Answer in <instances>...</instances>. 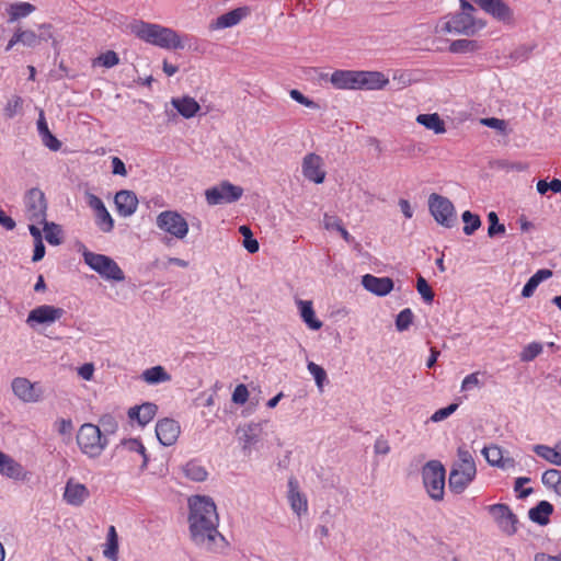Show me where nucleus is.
I'll return each instance as SVG.
<instances>
[{
    "label": "nucleus",
    "mask_w": 561,
    "mask_h": 561,
    "mask_svg": "<svg viewBox=\"0 0 561 561\" xmlns=\"http://www.w3.org/2000/svg\"><path fill=\"white\" fill-rule=\"evenodd\" d=\"M190 534L194 543L209 551H217L226 543L218 531L219 515L214 500L206 495L188 499Z\"/></svg>",
    "instance_id": "f257e3e1"
},
{
    "label": "nucleus",
    "mask_w": 561,
    "mask_h": 561,
    "mask_svg": "<svg viewBox=\"0 0 561 561\" xmlns=\"http://www.w3.org/2000/svg\"><path fill=\"white\" fill-rule=\"evenodd\" d=\"M130 31L139 39L164 49H182L184 43L174 30L144 21H136L130 24Z\"/></svg>",
    "instance_id": "f03ea898"
},
{
    "label": "nucleus",
    "mask_w": 561,
    "mask_h": 561,
    "mask_svg": "<svg viewBox=\"0 0 561 561\" xmlns=\"http://www.w3.org/2000/svg\"><path fill=\"white\" fill-rule=\"evenodd\" d=\"M476 9L472 4L462 0L461 12L440 19L436 24L435 32L440 35H473L476 32L483 28L485 25L482 21L476 20L472 16V13Z\"/></svg>",
    "instance_id": "7ed1b4c3"
},
{
    "label": "nucleus",
    "mask_w": 561,
    "mask_h": 561,
    "mask_svg": "<svg viewBox=\"0 0 561 561\" xmlns=\"http://www.w3.org/2000/svg\"><path fill=\"white\" fill-rule=\"evenodd\" d=\"M457 461L453 465L449 473V489L456 493H462L476 479L477 466L471 453L466 447L457 450Z\"/></svg>",
    "instance_id": "20e7f679"
},
{
    "label": "nucleus",
    "mask_w": 561,
    "mask_h": 561,
    "mask_svg": "<svg viewBox=\"0 0 561 561\" xmlns=\"http://www.w3.org/2000/svg\"><path fill=\"white\" fill-rule=\"evenodd\" d=\"M445 468L437 460L426 462L422 469L423 484L427 494L435 501H440L445 492Z\"/></svg>",
    "instance_id": "39448f33"
},
{
    "label": "nucleus",
    "mask_w": 561,
    "mask_h": 561,
    "mask_svg": "<svg viewBox=\"0 0 561 561\" xmlns=\"http://www.w3.org/2000/svg\"><path fill=\"white\" fill-rule=\"evenodd\" d=\"M265 423L266 421H252L237 427L236 435L244 455L249 456L254 449H257L259 443H261L265 436Z\"/></svg>",
    "instance_id": "423d86ee"
},
{
    "label": "nucleus",
    "mask_w": 561,
    "mask_h": 561,
    "mask_svg": "<svg viewBox=\"0 0 561 561\" xmlns=\"http://www.w3.org/2000/svg\"><path fill=\"white\" fill-rule=\"evenodd\" d=\"M77 443L81 451L90 457L101 455L104 447L100 428L91 423L83 424L80 427L77 434Z\"/></svg>",
    "instance_id": "0eeeda50"
},
{
    "label": "nucleus",
    "mask_w": 561,
    "mask_h": 561,
    "mask_svg": "<svg viewBox=\"0 0 561 561\" xmlns=\"http://www.w3.org/2000/svg\"><path fill=\"white\" fill-rule=\"evenodd\" d=\"M156 224L160 230L180 240L188 233L186 219L175 210L161 211L157 216Z\"/></svg>",
    "instance_id": "6e6552de"
},
{
    "label": "nucleus",
    "mask_w": 561,
    "mask_h": 561,
    "mask_svg": "<svg viewBox=\"0 0 561 561\" xmlns=\"http://www.w3.org/2000/svg\"><path fill=\"white\" fill-rule=\"evenodd\" d=\"M242 195L243 188L228 181H222L218 185L205 191L206 202L210 206L234 203L240 199Z\"/></svg>",
    "instance_id": "1a4fd4ad"
},
{
    "label": "nucleus",
    "mask_w": 561,
    "mask_h": 561,
    "mask_svg": "<svg viewBox=\"0 0 561 561\" xmlns=\"http://www.w3.org/2000/svg\"><path fill=\"white\" fill-rule=\"evenodd\" d=\"M24 207L25 216L31 222H45L47 204L45 195L39 188H31L25 193Z\"/></svg>",
    "instance_id": "9d476101"
},
{
    "label": "nucleus",
    "mask_w": 561,
    "mask_h": 561,
    "mask_svg": "<svg viewBox=\"0 0 561 561\" xmlns=\"http://www.w3.org/2000/svg\"><path fill=\"white\" fill-rule=\"evenodd\" d=\"M430 211L435 220L447 228H450L455 222V207L447 198L438 194H431L428 198Z\"/></svg>",
    "instance_id": "9b49d317"
},
{
    "label": "nucleus",
    "mask_w": 561,
    "mask_h": 561,
    "mask_svg": "<svg viewBox=\"0 0 561 561\" xmlns=\"http://www.w3.org/2000/svg\"><path fill=\"white\" fill-rule=\"evenodd\" d=\"M499 528L506 535L512 536L517 531V516L506 504H493L488 507Z\"/></svg>",
    "instance_id": "f8f14e48"
},
{
    "label": "nucleus",
    "mask_w": 561,
    "mask_h": 561,
    "mask_svg": "<svg viewBox=\"0 0 561 561\" xmlns=\"http://www.w3.org/2000/svg\"><path fill=\"white\" fill-rule=\"evenodd\" d=\"M304 176L316 184H321L325 180L327 172L323 168V159L317 153H308L304 157L301 163Z\"/></svg>",
    "instance_id": "ddd939ff"
},
{
    "label": "nucleus",
    "mask_w": 561,
    "mask_h": 561,
    "mask_svg": "<svg viewBox=\"0 0 561 561\" xmlns=\"http://www.w3.org/2000/svg\"><path fill=\"white\" fill-rule=\"evenodd\" d=\"M65 311L61 308L42 305L30 311L26 323L33 327L34 324H50L58 321Z\"/></svg>",
    "instance_id": "4468645a"
},
{
    "label": "nucleus",
    "mask_w": 561,
    "mask_h": 561,
    "mask_svg": "<svg viewBox=\"0 0 561 561\" xmlns=\"http://www.w3.org/2000/svg\"><path fill=\"white\" fill-rule=\"evenodd\" d=\"M287 500L289 506L297 517H301L308 513V500L301 492L299 482L296 478H290L287 483Z\"/></svg>",
    "instance_id": "2eb2a0df"
},
{
    "label": "nucleus",
    "mask_w": 561,
    "mask_h": 561,
    "mask_svg": "<svg viewBox=\"0 0 561 561\" xmlns=\"http://www.w3.org/2000/svg\"><path fill=\"white\" fill-rule=\"evenodd\" d=\"M181 433L180 424L173 419L160 420L156 425V435L163 446H172Z\"/></svg>",
    "instance_id": "dca6fc26"
},
{
    "label": "nucleus",
    "mask_w": 561,
    "mask_h": 561,
    "mask_svg": "<svg viewBox=\"0 0 561 561\" xmlns=\"http://www.w3.org/2000/svg\"><path fill=\"white\" fill-rule=\"evenodd\" d=\"M476 2L489 14L499 21L511 24L514 21L513 11L502 0H476Z\"/></svg>",
    "instance_id": "f3484780"
},
{
    "label": "nucleus",
    "mask_w": 561,
    "mask_h": 561,
    "mask_svg": "<svg viewBox=\"0 0 561 561\" xmlns=\"http://www.w3.org/2000/svg\"><path fill=\"white\" fill-rule=\"evenodd\" d=\"M250 13L248 7H240L233 9L225 14L219 15L216 20L211 21L209 24V28L211 31L222 30L232 27L239 24L244 18H247Z\"/></svg>",
    "instance_id": "a211bd4d"
},
{
    "label": "nucleus",
    "mask_w": 561,
    "mask_h": 561,
    "mask_svg": "<svg viewBox=\"0 0 561 561\" xmlns=\"http://www.w3.org/2000/svg\"><path fill=\"white\" fill-rule=\"evenodd\" d=\"M358 70H335L331 73L330 82L339 90H359Z\"/></svg>",
    "instance_id": "6ab92c4d"
},
{
    "label": "nucleus",
    "mask_w": 561,
    "mask_h": 561,
    "mask_svg": "<svg viewBox=\"0 0 561 561\" xmlns=\"http://www.w3.org/2000/svg\"><path fill=\"white\" fill-rule=\"evenodd\" d=\"M0 474L13 480L23 481L27 478L24 467L11 456L0 450Z\"/></svg>",
    "instance_id": "aec40b11"
},
{
    "label": "nucleus",
    "mask_w": 561,
    "mask_h": 561,
    "mask_svg": "<svg viewBox=\"0 0 561 561\" xmlns=\"http://www.w3.org/2000/svg\"><path fill=\"white\" fill-rule=\"evenodd\" d=\"M114 205L119 216L128 217L136 211L138 198L134 192L123 190L115 194Z\"/></svg>",
    "instance_id": "412c9836"
},
{
    "label": "nucleus",
    "mask_w": 561,
    "mask_h": 561,
    "mask_svg": "<svg viewBox=\"0 0 561 561\" xmlns=\"http://www.w3.org/2000/svg\"><path fill=\"white\" fill-rule=\"evenodd\" d=\"M359 90H382L388 83V77L381 71L358 70Z\"/></svg>",
    "instance_id": "4be33fe9"
},
{
    "label": "nucleus",
    "mask_w": 561,
    "mask_h": 561,
    "mask_svg": "<svg viewBox=\"0 0 561 561\" xmlns=\"http://www.w3.org/2000/svg\"><path fill=\"white\" fill-rule=\"evenodd\" d=\"M362 285L368 291L377 296H386L393 288V282L389 277H377L371 274H366L362 277Z\"/></svg>",
    "instance_id": "5701e85b"
},
{
    "label": "nucleus",
    "mask_w": 561,
    "mask_h": 561,
    "mask_svg": "<svg viewBox=\"0 0 561 561\" xmlns=\"http://www.w3.org/2000/svg\"><path fill=\"white\" fill-rule=\"evenodd\" d=\"M115 453L118 455L130 454L141 457V468L145 469L148 466L149 457L146 447L138 438L123 439L119 445L115 447Z\"/></svg>",
    "instance_id": "b1692460"
},
{
    "label": "nucleus",
    "mask_w": 561,
    "mask_h": 561,
    "mask_svg": "<svg viewBox=\"0 0 561 561\" xmlns=\"http://www.w3.org/2000/svg\"><path fill=\"white\" fill-rule=\"evenodd\" d=\"M157 411L158 407L154 403L145 402L129 408L128 417L131 422L136 421L140 426H145L156 416Z\"/></svg>",
    "instance_id": "393cba45"
},
{
    "label": "nucleus",
    "mask_w": 561,
    "mask_h": 561,
    "mask_svg": "<svg viewBox=\"0 0 561 561\" xmlns=\"http://www.w3.org/2000/svg\"><path fill=\"white\" fill-rule=\"evenodd\" d=\"M89 497V490L84 484L69 480L66 483L64 500L73 506L81 505Z\"/></svg>",
    "instance_id": "a878e982"
},
{
    "label": "nucleus",
    "mask_w": 561,
    "mask_h": 561,
    "mask_svg": "<svg viewBox=\"0 0 561 561\" xmlns=\"http://www.w3.org/2000/svg\"><path fill=\"white\" fill-rule=\"evenodd\" d=\"M296 305L302 321L310 330L317 331L322 328L323 323L317 318L311 300L298 299Z\"/></svg>",
    "instance_id": "bb28decb"
},
{
    "label": "nucleus",
    "mask_w": 561,
    "mask_h": 561,
    "mask_svg": "<svg viewBox=\"0 0 561 561\" xmlns=\"http://www.w3.org/2000/svg\"><path fill=\"white\" fill-rule=\"evenodd\" d=\"M533 451L549 463L557 467L561 466V440L553 447L543 444L534 445Z\"/></svg>",
    "instance_id": "cd10ccee"
},
{
    "label": "nucleus",
    "mask_w": 561,
    "mask_h": 561,
    "mask_svg": "<svg viewBox=\"0 0 561 561\" xmlns=\"http://www.w3.org/2000/svg\"><path fill=\"white\" fill-rule=\"evenodd\" d=\"M171 104L185 118L194 117L201 108L197 101L191 96L173 98Z\"/></svg>",
    "instance_id": "c85d7f7f"
},
{
    "label": "nucleus",
    "mask_w": 561,
    "mask_h": 561,
    "mask_svg": "<svg viewBox=\"0 0 561 561\" xmlns=\"http://www.w3.org/2000/svg\"><path fill=\"white\" fill-rule=\"evenodd\" d=\"M37 130L43 144L53 151L59 150L60 141L50 133L43 111L39 113L37 121Z\"/></svg>",
    "instance_id": "c756f323"
},
{
    "label": "nucleus",
    "mask_w": 561,
    "mask_h": 561,
    "mask_svg": "<svg viewBox=\"0 0 561 561\" xmlns=\"http://www.w3.org/2000/svg\"><path fill=\"white\" fill-rule=\"evenodd\" d=\"M552 512L553 506L547 501H541L535 507L529 510L528 516L531 522L543 526L549 523V516Z\"/></svg>",
    "instance_id": "7c9ffc66"
},
{
    "label": "nucleus",
    "mask_w": 561,
    "mask_h": 561,
    "mask_svg": "<svg viewBox=\"0 0 561 561\" xmlns=\"http://www.w3.org/2000/svg\"><path fill=\"white\" fill-rule=\"evenodd\" d=\"M78 250L82 253L85 264L98 272L101 276L105 275V256L89 251L83 244H79Z\"/></svg>",
    "instance_id": "2f4dec72"
},
{
    "label": "nucleus",
    "mask_w": 561,
    "mask_h": 561,
    "mask_svg": "<svg viewBox=\"0 0 561 561\" xmlns=\"http://www.w3.org/2000/svg\"><path fill=\"white\" fill-rule=\"evenodd\" d=\"M552 276V271L548 268L538 270L525 284L522 290V296L525 298H529L534 295L538 285L550 278Z\"/></svg>",
    "instance_id": "473e14b6"
},
{
    "label": "nucleus",
    "mask_w": 561,
    "mask_h": 561,
    "mask_svg": "<svg viewBox=\"0 0 561 561\" xmlns=\"http://www.w3.org/2000/svg\"><path fill=\"white\" fill-rule=\"evenodd\" d=\"M416 122L435 134H444L446 131L445 123L437 113L420 114L416 116Z\"/></svg>",
    "instance_id": "72a5a7b5"
},
{
    "label": "nucleus",
    "mask_w": 561,
    "mask_h": 561,
    "mask_svg": "<svg viewBox=\"0 0 561 561\" xmlns=\"http://www.w3.org/2000/svg\"><path fill=\"white\" fill-rule=\"evenodd\" d=\"M141 377L142 380L147 383H160L171 381V376L162 366H154L146 369L142 373Z\"/></svg>",
    "instance_id": "f704fd0d"
},
{
    "label": "nucleus",
    "mask_w": 561,
    "mask_h": 561,
    "mask_svg": "<svg viewBox=\"0 0 561 561\" xmlns=\"http://www.w3.org/2000/svg\"><path fill=\"white\" fill-rule=\"evenodd\" d=\"M541 481L543 485L561 496V471L558 469H548L542 473Z\"/></svg>",
    "instance_id": "c9c22d12"
},
{
    "label": "nucleus",
    "mask_w": 561,
    "mask_h": 561,
    "mask_svg": "<svg viewBox=\"0 0 561 561\" xmlns=\"http://www.w3.org/2000/svg\"><path fill=\"white\" fill-rule=\"evenodd\" d=\"M23 111V99L20 95L13 94L11 95L4 106H3V116L7 119H11L16 115L21 114Z\"/></svg>",
    "instance_id": "e433bc0d"
},
{
    "label": "nucleus",
    "mask_w": 561,
    "mask_h": 561,
    "mask_svg": "<svg viewBox=\"0 0 561 561\" xmlns=\"http://www.w3.org/2000/svg\"><path fill=\"white\" fill-rule=\"evenodd\" d=\"M183 471L188 479L196 482L205 481L208 476L207 470L204 468V466L196 461L187 462L184 466Z\"/></svg>",
    "instance_id": "4c0bfd02"
},
{
    "label": "nucleus",
    "mask_w": 561,
    "mask_h": 561,
    "mask_svg": "<svg viewBox=\"0 0 561 561\" xmlns=\"http://www.w3.org/2000/svg\"><path fill=\"white\" fill-rule=\"evenodd\" d=\"M34 10H35V7L28 2H16V3H12L9 7L8 13L10 15V21L13 22L21 18L27 16Z\"/></svg>",
    "instance_id": "58836bf2"
},
{
    "label": "nucleus",
    "mask_w": 561,
    "mask_h": 561,
    "mask_svg": "<svg viewBox=\"0 0 561 561\" xmlns=\"http://www.w3.org/2000/svg\"><path fill=\"white\" fill-rule=\"evenodd\" d=\"M118 536L114 526L107 527V560L118 561Z\"/></svg>",
    "instance_id": "ea45409f"
},
{
    "label": "nucleus",
    "mask_w": 561,
    "mask_h": 561,
    "mask_svg": "<svg viewBox=\"0 0 561 561\" xmlns=\"http://www.w3.org/2000/svg\"><path fill=\"white\" fill-rule=\"evenodd\" d=\"M14 394L23 402H36L42 396V388H12Z\"/></svg>",
    "instance_id": "a19ab883"
},
{
    "label": "nucleus",
    "mask_w": 561,
    "mask_h": 561,
    "mask_svg": "<svg viewBox=\"0 0 561 561\" xmlns=\"http://www.w3.org/2000/svg\"><path fill=\"white\" fill-rule=\"evenodd\" d=\"M479 48L478 42L472 39H456L449 45V51L454 54L476 51Z\"/></svg>",
    "instance_id": "79ce46f5"
},
{
    "label": "nucleus",
    "mask_w": 561,
    "mask_h": 561,
    "mask_svg": "<svg viewBox=\"0 0 561 561\" xmlns=\"http://www.w3.org/2000/svg\"><path fill=\"white\" fill-rule=\"evenodd\" d=\"M87 204L94 210L98 211V224L102 226L105 222V208L101 198L92 193H85Z\"/></svg>",
    "instance_id": "37998d69"
},
{
    "label": "nucleus",
    "mask_w": 561,
    "mask_h": 561,
    "mask_svg": "<svg viewBox=\"0 0 561 561\" xmlns=\"http://www.w3.org/2000/svg\"><path fill=\"white\" fill-rule=\"evenodd\" d=\"M462 220L465 222L463 233L467 236H471L481 226L480 217L469 210L463 211Z\"/></svg>",
    "instance_id": "c03bdc74"
},
{
    "label": "nucleus",
    "mask_w": 561,
    "mask_h": 561,
    "mask_svg": "<svg viewBox=\"0 0 561 561\" xmlns=\"http://www.w3.org/2000/svg\"><path fill=\"white\" fill-rule=\"evenodd\" d=\"M543 346L539 342H531L526 345L519 354L522 362H531L542 353Z\"/></svg>",
    "instance_id": "a18cd8bd"
},
{
    "label": "nucleus",
    "mask_w": 561,
    "mask_h": 561,
    "mask_svg": "<svg viewBox=\"0 0 561 561\" xmlns=\"http://www.w3.org/2000/svg\"><path fill=\"white\" fill-rule=\"evenodd\" d=\"M43 224H44L45 239L47 240V242L53 245L60 244L61 243V238H60L61 230H60L59 226H57L53 222L49 224L46 220Z\"/></svg>",
    "instance_id": "49530a36"
},
{
    "label": "nucleus",
    "mask_w": 561,
    "mask_h": 561,
    "mask_svg": "<svg viewBox=\"0 0 561 561\" xmlns=\"http://www.w3.org/2000/svg\"><path fill=\"white\" fill-rule=\"evenodd\" d=\"M460 403H461V399H457L455 402L450 403L449 405L438 409L436 412H434L432 414V416L430 417V421L437 423V422H442V421L448 419L454 412H456V410L458 409Z\"/></svg>",
    "instance_id": "de8ad7c7"
},
{
    "label": "nucleus",
    "mask_w": 561,
    "mask_h": 561,
    "mask_svg": "<svg viewBox=\"0 0 561 561\" xmlns=\"http://www.w3.org/2000/svg\"><path fill=\"white\" fill-rule=\"evenodd\" d=\"M239 232L244 237L243 247L250 252L255 253L259 251V242L257 240L252 238V231L250 227L243 225L239 227Z\"/></svg>",
    "instance_id": "09e8293b"
},
{
    "label": "nucleus",
    "mask_w": 561,
    "mask_h": 561,
    "mask_svg": "<svg viewBox=\"0 0 561 561\" xmlns=\"http://www.w3.org/2000/svg\"><path fill=\"white\" fill-rule=\"evenodd\" d=\"M482 455L485 460L493 467H497L502 457L504 456L503 450L497 446H489L482 449Z\"/></svg>",
    "instance_id": "8fccbe9b"
},
{
    "label": "nucleus",
    "mask_w": 561,
    "mask_h": 561,
    "mask_svg": "<svg viewBox=\"0 0 561 561\" xmlns=\"http://www.w3.org/2000/svg\"><path fill=\"white\" fill-rule=\"evenodd\" d=\"M414 314L410 308H405L399 312L396 319L397 330L402 332L410 328L412 324Z\"/></svg>",
    "instance_id": "3c124183"
},
{
    "label": "nucleus",
    "mask_w": 561,
    "mask_h": 561,
    "mask_svg": "<svg viewBox=\"0 0 561 561\" xmlns=\"http://www.w3.org/2000/svg\"><path fill=\"white\" fill-rule=\"evenodd\" d=\"M488 221H489V229L488 234L489 237H494L497 233H504L505 232V226L503 224L499 222V217L496 213L490 211L488 214Z\"/></svg>",
    "instance_id": "603ef678"
},
{
    "label": "nucleus",
    "mask_w": 561,
    "mask_h": 561,
    "mask_svg": "<svg viewBox=\"0 0 561 561\" xmlns=\"http://www.w3.org/2000/svg\"><path fill=\"white\" fill-rule=\"evenodd\" d=\"M416 289L426 302L433 301L434 291L432 290L431 286L428 285V283L426 282V279L424 277L419 276V278L416 280Z\"/></svg>",
    "instance_id": "864d4df0"
},
{
    "label": "nucleus",
    "mask_w": 561,
    "mask_h": 561,
    "mask_svg": "<svg viewBox=\"0 0 561 561\" xmlns=\"http://www.w3.org/2000/svg\"><path fill=\"white\" fill-rule=\"evenodd\" d=\"M124 272L121 270L117 263L112 259L107 257V279L122 282L124 280Z\"/></svg>",
    "instance_id": "5fc2aeb1"
},
{
    "label": "nucleus",
    "mask_w": 561,
    "mask_h": 561,
    "mask_svg": "<svg viewBox=\"0 0 561 561\" xmlns=\"http://www.w3.org/2000/svg\"><path fill=\"white\" fill-rule=\"evenodd\" d=\"M20 35L21 44L27 47H35L39 43V37L35 34V32L31 30H18Z\"/></svg>",
    "instance_id": "6e6d98bb"
},
{
    "label": "nucleus",
    "mask_w": 561,
    "mask_h": 561,
    "mask_svg": "<svg viewBox=\"0 0 561 561\" xmlns=\"http://www.w3.org/2000/svg\"><path fill=\"white\" fill-rule=\"evenodd\" d=\"M289 95L293 100H295L299 104L305 105L306 107H310V108L319 107L316 102H313L312 100L305 96L299 90H296V89L290 90Z\"/></svg>",
    "instance_id": "4d7b16f0"
},
{
    "label": "nucleus",
    "mask_w": 561,
    "mask_h": 561,
    "mask_svg": "<svg viewBox=\"0 0 561 561\" xmlns=\"http://www.w3.org/2000/svg\"><path fill=\"white\" fill-rule=\"evenodd\" d=\"M308 369L310 374L314 377L317 386H322L323 381L327 378V373L324 371V369L314 363H309Z\"/></svg>",
    "instance_id": "13d9d810"
},
{
    "label": "nucleus",
    "mask_w": 561,
    "mask_h": 561,
    "mask_svg": "<svg viewBox=\"0 0 561 561\" xmlns=\"http://www.w3.org/2000/svg\"><path fill=\"white\" fill-rule=\"evenodd\" d=\"M481 124L484 126H488L490 128L497 129L502 133H504L506 130V126H507V124L504 119H500L496 117L482 118Z\"/></svg>",
    "instance_id": "bf43d9fd"
},
{
    "label": "nucleus",
    "mask_w": 561,
    "mask_h": 561,
    "mask_svg": "<svg viewBox=\"0 0 561 561\" xmlns=\"http://www.w3.org/2000/svg\"><path fill=\"white\" fill-rule=\"evenodd\" d=\"M112 174L127 176V169L125 163L118 157L111 158Z\"/></svg>",
    "instance_id": "052dcab7"
},
{
    "label": "nucleus",
    "mask_w": 561,
    "mask_h": 561,
    "mask_svg": "<svg viewBox=\"0 0 561 561\" xmlns=\"http://www.w3.org/2000/svg\"><path fill=\"white\" fill-rule=\"evenodd\" d=\"M374 451L377 455H388L390 453V445L387 439L379 437L374 444Z\"/></svg>",
    "instance_id": "680f3d73"
},
{
    "label": "nucleus",
    "mask_w": 561,
    "mask_h": 561,
    "mask_svg": "<svg viewBox=\"0 0 561 561\" xmlns=\"http://www.w3.org/2000/svg\"><path fill=\"white\" fill-rule=\"evenodd\" d=\"M249 399L248 388H234L232 401L236 404H244Z\"/></svg>",
    "instance_id": "e2e57ef3"
},
{
    "label": "nucleus",
    "mask_w": 561,
    "mask_h": 561,
    "mask_svg": "<svg viewBox=\"0 0 561 561\" xmlns=\"http://www.w3.org/2000/svg\"><path fill=\"white\" fill-rule=\"evenodd\" d=\"M94 367L92 364H84L80 368H78V375L83 380H91L93 376Z\"/></svg>",
    "instance_id": "0e129e2a"
},
{
    "label": "nucleus",
    "mask_w": 561,
    "mask_h": 561,
    "mask_svg": "<svg viewBox=\"0 0 561 561\" xmlns=\"http://www.w3.org/2000/svg\"><path fill=\"white\" fill-rule=\"evenodd\" d=\"M45 255V245L43 241H38L34 243V254H33V262L41 261Z\"/></svg>",
    "instance_id": "69168bd1"
},
{
    "label": "nucleus",
    "mask_w": 561,
    "mask_h": 561,
    "mask_svg": "<svg viewBox=\"0 0 561 561\" xmlns=\"http://www.w3.org/2000/svg\"><path fill=\"white\" fill-rule=\"evenodd\" d=\"M399 206H400V209L403 213L405 218H408V219L412 218L413 210L411 208V205H410L409 201L400 199L399 201Z\"/></svg>",
    "instance_id": "338daca9"
},
{
    "label": "nucleus",
    "mask_w": 561,
    "mask_h": 561,
    "mask_svg": "<svg viewBox=\"0 0 561 561\" xmlns=\"http://www.w3.org/2000/svg\"><path fill=\"white\" fill-rule=\"evenodd\" d=\"M515 466H516L515 460L512 457H505V456L502 457V460L497 465V467L503 470L514 469Z\"/></svg>",
    "instance_id": "774afa93"
}]
</instances>
